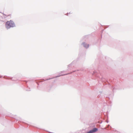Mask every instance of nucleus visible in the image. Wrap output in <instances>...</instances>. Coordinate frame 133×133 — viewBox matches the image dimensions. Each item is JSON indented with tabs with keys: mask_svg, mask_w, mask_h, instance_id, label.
<instances>
[{
	"mask_svg": "<svg viewBox=\"0 0 133 133\" xmlns=\"http://www.w3.org/2000/svg\"><path fill=\"white\" fill-rule=\"evenodd\" d=\"M15 26L14 22L12 21H8L5 23V26L7 29H9L11 27H12Z\"/></svg>",
	"mask_w": 133,
	"mask_h": 133,
	"instance_id": "obj_1",
	"label": "nucleus"
},
{
	"mask_svg": "<svg viewBox=\"0 0 133 133\" xmlns=\"http://www.w3.org/2000/svg\"><path fill=\"white\" fill-rule=\"evenodd\" d=\"M83 44L84 46L86 48H88L89 46V45L88 44H87L85 43H83Z\"/></svg>",
	"mask_w": 133,
	"mask_h": 133,
	"instance_id": "obj_3",
	"label": "nucleus"
},
{
	"mask_svg": "<svg viewBox=\"0 0 133 133\" xmlns=\"http://www.w3.org/2000/svg\"><path fill=\"white\" fill-rule=\"evenodd\" d=\"M98 131V129L96 128H94L92 130H91L89 131L90 132V133H92L95 132H96Z\"/></svg>",
	"mask_w": 133,
	"mask_h": 133,
	"instance_id": "obj_2",
	"label": "nucleus"
},
{
	"mask_svg": "<svg viewBox=\"0 0 133 133\" xmlns=\"http://www.w3.org/2000/svg\"><path fill=\"white\" fill-rule=\"evenodd\" d=\"M90 133V131H89V132H87V133Z\"/></svg>",
	"mask_w": 133,
	"mask_h": 133,
	"instance_id": "obj_4",
	"label": "nucleus"
}]
</instances>
